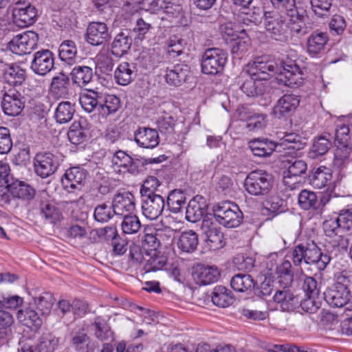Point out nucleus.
Returning a JSON list of instances; mask_svg holds the SVG:
<instances>
[{
	"label": "nucleus",
	"mask_w": 352,
	"mask_h": 352,
	"mask_svg": "<svg viewBox=\"0 0 352 352\" xmlns=\"http://www.w3.org/2000/svg\"><path fill=\"white\" fill-rule=\"evenodd\" d=\"M281 11H285V14L290 21V30L297 36H303L308 32L306 21L308 18L306 10L300 7H296L291 1L289 6Z\"/></svg>",
	"instance_id": "obj_11"
},
{
	"label": "nucleus",
	"mask_w": 352,
	"mask_h": 352,
	"mask_svg": "<svg viewBox=\"0 0 352 352\" xmlns=\"http://www.w3.org/2000/svg\"><path fill=\"white\" fill-rule=\"evenodd\" d=\"M283 311L291 312L299 307L300 299L290 289H278L273 296Z\"/></svg>",
	"instance_id": "obj_24"
},
{
	"label": "nucleus",
	"mask_w": 352,
	"mask_h": 352,
	"mask_svg": "<svg viewBox=\"0 0 352 352\" xmlns=\"http://www.w3.org/2000/svg\"><path fill=\"white\" fill-rule=\"evenodd\" d=\"M320 248L314 241H307L296 245L292 250L291 259L296 267H300L302 263L310 265L316 258V254Z\"/></svg>",
	"instance_id": "obj_9"
},
{
	"label": "nucleus",
	"mask_w": 352,
	"mask_h": 352,
	"mask_svg": "<svg viewBox=\"0 0 352 352\" xmlns=\"http://www.w3.org/2000/svg\"><path fill=\"white\" fill-rule=\"evenodd\" d=\"M142 210L143 215L150 219H157L165 208V201L160 195L142 197Z\"/></svg>",
	"instance_id": "obj_19"
},
{
	"label": "nucleus",
	"mask_w": 352,
	"mask_h": 352,
	"mask_svg": "<svg viewBox=\"0 0 352 352\" xmlns=\"http://www.w3.org/2000/svg\"><path fill=\"white\" fill-rule=\"evenodd\" d=\"M3 72V78L4 81L14 87L21 85L26 78V71L18 65H4L3 61L0 60V68Z\"/></svg>",
	"instance_id": "obj_27"
},
{
	"label": "nucleus",
	"mask_w": 352,
	"mask_h": 352,
	"mask_svg": "<svg viewBox=\"0 0 352 352\" xmlns=\"http://www.w3.org/2000/svg\"><path fill=\"white\" fill-rule=\"evenodd\" d=\"M273 176L263 170L251 171L244 181V188L250 195H265L271 190Z\"/></svg>",
	"instance_id": "obj_4"
},
{
	"label": "nucleus",
	"mask_w": 352,
	"mask_h": 352,
	"mask_svg": "<svg viewBox=\"0 0 352 352\" xmlns=\"http://www.w3.org/2000/svg\"><path fill=\"white\" fill-rule=\"evenodd\" d=\"M300 104L299 96L295 94H284L275 104L273 113L278 118L291 116Z\"/></svg>",
	"instance_id": "obj_21"
},
{
	"label": "nucleus",
	"mask_w": 352,
	"mask_h": 352,
	"mask_svg": "<svg viewBox=\"0 0 352 352\" xmlns=\"http://www.w3.org/2000/svg\"><path fill=\"white\" fill-rule=\"evenodd\" d=\"M332 179L330 169L325 166H320L313 169L309 175L310 184L315 188L321 189L327 186Z\"/></svg>",
	"instance_id": "obj_37"
},
{
	"label": "nucleus",
	"mask_w": 352,
	"mask_h": 352,
	"mask_svg": "<svg viewBox=\"0 0 352 352\" xmlns=\"http://www.w3.org/2000/svg\"><path fill=\"white\" fill-rule=\"evenodd\" d=\"M10 192L13 203H16V199L29 201L32 199L36 194L35 189L28 183L14 179L10 184Z\"/></svg>",
	"instance_id": "obj_29"
},
{
	"label": "nucleus",
	"mask_w": 352,
	"mask_h": 352,
	"mask_svg": "<svg viewBox=\"0 0 352 352\" xmlns=\"http://www.w3.org/2000/svg\"><path fill=\"white\" fill-rule=\"evenodd\" d=\"M278 146L277 143L267 138L254 139L248 143L252 153L258 157H270Z\"/></svg>",
	"instance_id": "obj_28"
},
{
	"label": "nucleus",
	"mask_w": 352,
	"mask_h": 352,
	"mask_svg": "<svg viewBox=\"0 0 352 352\" xmlns=\"http://www.w3.org/2000/svg\"><path fill=\"white\" fill-rule=\"evenodd\" d=\"M114 215L116 214L112 210V206L106 203L98 205L94 209V218L99 223L108 222Z\"/></svg>",
	"instance_id": "obj_60"
},
{
	"label": "nucleus",
	"mask_w": 352,
	"mask_h": 352,
	"mask_svg": "<svg viewBox=\"0 0 352 352\" xmlns=\"http://www.w3.org/2000/svg\"><path fill=\"white\" fill-rule=\"evenodd\" d=\"M324 300L331 307H345L347 310L352 309L351 302V294L349 287L340 283L336 282L327 288L323 293Z\"/></svg>",
	"instance_id": "obj_5"
},
{
	"label": "nucleus",
	"mask_w": 352,
	"mask_h": 352,
	"mask_svg": "<svg viewBox=\"0 0 352 352\" xmlns=\"http://www.w3.org/2000/svg\"><path fill=\"white\" fill-rule=\"evenodd\" d=\"M241 76V90L249 97H255L263 95L266 89V82H261L258 78L246 73Z\"/></svg>",
	"instance_id": "obj_25"
},
{
	"label": "nucleus",
	"mask_w": 352,
	"mask_h": 352,
	"mask_svg": "<svg viewBox=\"0 0 352 352\" xmlns=\"http://www.w3.org/2000/svg\"><path fill=\"white\" fill-rule=\"evenodd\" d=\"M285 168L287 171L284 172L283 182L287 185L288 184L287 179L293 177H300L306 174L307 170V164L304 160L296 157H291L283 161Z\"/></svg>",
	"instance_id": "obj_31"
},
{
	"label": "nucleus",
	"mask_w": 352,
	"mask_h": 352,
	"mask_svg": "<svg viewBox=\"0 0 352 352\" xmlns=\"http://www.w3.org/2000/svg\"><path fill=\"white\" fill-rule=\"evenodd\" d=\"M336 149L334 153L333 165L341 168L348 164L352 154V135L345 124H338L335 131Z\"/></svg>",
	"instance_id": "obj_1"
},
{
	"label": "nucleus",
	"mask_w": 352,
	"mask_h": 352,
	"mask_svg": "<svg viewBox=\"0 0 352 352\" xmlns=\"http://www.w3.org/2000/svg\"><path fill=\"white\" fill-rule=\"evenodd\" d=\"M36 308L42 316L49 315L55 302L54 295L50 292H43L38 296L33 298Z\"/></svg>",
	"instance_id": "obj_49"
},
{
	"label": "nucleus",
	"mask_w": 352,
	"mask_h": 352,
	"mask_svg": "<svg viewBox=\"0 0 352 352\" xmlns=\"http://www.w3.org/2000/svg\"><path fill=\"white\" fill-rule=\"evenodd\" d=\"M75 112V104L69 101H63L56 107L54 118L58 123L66 124L72 120Z\"/></svg>",
	"instance_id": "obj_44"
},
{
	"label": "nucleus",
	"mask_w": 352,
	"mask_h": 352,
	"mask_svg": "<svg viewBox=\"0 0 352 352\" xmlns=\"http://www.w3.org/2000/svg\"><path fill=\"white\" fill-rule=\"evenodd\" d=\"M85 38L91 45L98 46L109 42L111 34L106 23L93 21L87 26Z\"/></svg>",
	"instance_id": "obj_17"
},
{
	"label": "nucleus",
	"mask_w": 352,
	"mask_h": 352,
	"mask_svg": "<svg viewBox=\"0 0 352 352\" xmlns=\"http://www.w3.org/2000/svg\"><path fill=\"white\" fill-rule=\"evenodd\" d=\"M60 162L57 155L50 152H40L34 158L35 173L44 179L53 175L59 167Z\"/></svg>",
	"instance_id": "obj_8"
},
{
	"label": "nucleus",
	"mask_w": 352,
	"mask_h": 352,
	"mask_svg": "<svg viewBox=\"0 0 352 352\" xmlns=\"http://www.w3.org/2000/svg\"><path fill=\"white\" fill-rule=\"evenodd\" d=\"M102 101V93L94 90H87L81 95L80 103L85 111L92 112L96 109L99 111V106Z\"/></svg>",
	"instance_id": "obj_43"
},
{
	"label": "nucleus",
	"mask_w": 352,
	"mask_h": 352,
	"mask_svg": "<svg viewBox=\"0 0 352 352\" xmlns=\"http://www.w3.org/2000/svg\"><path fill=\"white\" fill-rule=\"evenodd\" d=\"M228 54L222 49H207L202 57L201 70L208 75H216L223 71L227 62Z\"/></svg>",
	"instance_id": "obj_6"
},
{
	"label": "nucleus",
	"mask_w": 352,
	"mask_h": 352,
	"mask_svg": "<svg viewBox=\"0 0 352 352\" xmlns=\"http://www.w3.org/2000/svg\"><path fill=\"white\" fill-rule=\"evenodd\" d=\"M204 215V210L195 200H190L186 208V219L192 223L199 221Z\"/></svg>",
	"instance_id": "obj_62"
},
{
	"label": "nucleus",
	"mask_w": 352,
	"mask_h": 352,
	"mask_svg": "<svg viewBox=\"0 0 352 352\" xmlns=\"http://www.w3.org/2000/svg\"><path fill=\"white\" fill-rule=\"evenodd\" d=\"M263 24L266 31L271 37L276 41H282L285 38L287 25L284 17L277 11L264 12Z\"/></svg>",
	"instance_id": "obj_10"
},
{
	"label": "nucleus",
	"mask_w": 352,
	"mask_h": 352,
	"mask_svg": "<svg viewBox=\"0 0 352 352\" xmlns=\"http://www.w3.org/2000/svg\"><path fill=\"white\" fill-rule=\"evenodd\" d=\"M37 10L27 1H18L12 8L14 23L20 28H25L36 21Z\"/></svg>",
	"instance_id": "obj_13"
},
{
	"label": "nucleus",
	"mask_w": 352,
	"mask_h": 352,
	"mask_svg": "<svg viewBox=\"0 0 352 352\" xmlns=\"http://www.w3.org/2000/svg\"><path fill=\"white\" fill-rule=\"evenodd\" d=\"M220 272L217 267L207 266L199 269L197 272V282L202 285L212 284L219 279Z\"/></svg>",
	"instance_id": "obj_50"
},
{
	"label": "nucleus",
	"mask_w": 352,
	"mask_h": 352,
	"mask_svg": "<svg viewBox=\"0 0 352 352\" xmlns=\"http://www.w3.org/2000/svg\"><path fill=\"white\" fill-rule=\"evenodd\" d=\"M58 340L51 333L43 334L36 345L38 352H52L58 345Z\"/></svg>",
	"instance_id": "obj_61"
},
{
	"label": "nucleus",
	"mask_w": 352,
	"mask_h": 352,
	"mask_svg": "<svg viewBox=\"0 0 352 352\" xmlns=\"http://www.w3.org/2000/svg\"><path fill=\"white\" fill-rule=\"evenodd\" d=\"M135 65L128 62L121 63L114 72L116 82L122 86L131 83L136 77Z\"/></svg>",
	"instance_id": "obj_35"
},
{
	"label": "nucleus",
	"mask_w": 352,
	"mask_h": 352,
	"mask_svg": "<svg viewBox=\"0 0 352 352\" xmlns=\"http://www.w3.org/2000/svg\"><path fill=\"white\" fill-rule=\"evenodd\" d=\"M304 74L294 60L287 59L282 63L281 72L276 78L280 85L297 88L304 82Z\"/></svg>",
	"instance_id": "obj_7"
},
{
	"label": "nucleus",
	"mask_w": 352,
	"mask_h": 352,
	"mask_svg": "<svg viewBox=\"0 0 352 352\" xmlns=\"http://www.w3.org/2000/svg\"><path fill=\"white\" fill-rule=\"evenodd\" d=\"M111 206L116 215H126L125 212L131 213L135 209L134 196L130 192H118L113 198Z\"/></svg>",
	"instance_id": "obj_23"
},
{
	"label": "nucleus",
	"mask_w": 352,
	"mask_h": 352,
	"mask_svg": "<svg viewBox=\"0 0 352 352\" xmlns=\"http://www.w3.org/2000/svg\"><path fill=\"white\" fill-rule=\"evenodd\" d=\"M190 75V69L188 65L177 64L172 68H167L165 79L170 85L178 87L186 82Z\"/></svg>",
	"instance_id": "obj_30"
},
{
	"label": "nucleus",
	"mask_w": 352,
	"mask_h": 352,
	"mask_svg": "<svg viewBox=\"0 0 352 352\" xmlns=\"http://www.w3.org/2000/svg\"><path fill=\"white\" fill-rule=\"evenodd\" d=\"M156 124L159 131L168 138L174 134L176 120L171 116H163L158 118Z\"/></svg>",
	"instance_id": "obj_58"
},
{
	"label": "nucleus",
	"mask_w": 352,
	"mask_h": 352,
	"mask_svg": "<svg viewBox=\"0 0 352 352\" xmlns=\"http://www.w3.org/2000/svg\"><path fill=\"white\" fill-rule=\"evenodd\" d=\"M141 228L138 217L135 215L126 214L122 222V229L125 234L137 233Z\"/></svg>",
	"instance_id": "obj_63"
},
{
	"label": "nucleus",
	"mask_w": 352,
	"mask_h": 352,
	"mask_svg": "<svg viewBox=\"0 0 352 352\" xmlns=\"http://www.w3.org/2000/svg\"><path fill=\"white\" fill-rule=\"evenodd\" d=\"M120 107V100L115 95L103 96L102 94V101L99 106V113L104 118L111 114L115 113Z\"/></svg>",
	"instance_id": "obj_47"
},
{
	"label": "nucleus",
	"mask_w": 352,
	"mask_h": 352,
	"mask_svg": "<svg viewBox=\"0 0 352 352\" xmlns=\"http://www.w3.org/2000/svg\"><path fill=\"white\" fill-rule=\"evenodd\" d=\"M329 136V134L322 135L314 139L312 145L307 153L309 158L311 160L318 159L328 153L332 146Z\"/></svg>",
	"instance_id": "obj_34"
},
{
	"label": "nucleus",
	"mask_w": 352,
	"mask_h": 352,
	"mask_svg": "<svg viewBox=\"0 0 352 352\" xmlns=\"http://www.w3.org/2000/svg\"><path fill=\"white\" fill-rule=\"evenodd\" d=\"M38 35L33 31H28L14 36L9 43L12 52L18 55L30 54L37 46Z\"/></svg>",
	"instance_id": "obj_12"
},
{
	"label": "nucleus",
	"mask_w": 352,
	"mask_h": 352,
	"mask_svg": "<svg viewBox=\"0 0 352 352\" xmlns=\"http://www.w3.org/2000/svg\"><path fill=\"white\" fill-rule=\"evenodd\" d=\"M54 67V57L49 50H42L34 54L30 69L39 76H45Z\"/></svg>",
	"instance_id": "obj_16"
},
{
	"label": "nucleus",
	"mask_w": 352,
	"mask_h": 352,
	"mask_svg": "<svg viewBox=\"0 0 352 352\" xmlns=\"http://www.w3.org/2000/svg\"><path fill=\"white\" fill-rule=\"evenodd\" d=\"M88 172L82 167L74 166L67 170L62 177L61 183L63 188L68 192L80 190L84 185Z\"/></svg>",
	"instance_id": "obj_15"
},
{
	"label": "nucleus",
	"mask_w": 352,
	"mask_h": 352,
	"mask_svg": "<svg viewBox=\"0 0 352 352\" xmlns=\"http://www.w3.org/2000/svg\"><path fill=\"white\" fill-rule=\"evenodd\" d=\"M328 41L327 33L319 31L313 32L309 36L307 41L308 53L313 56L323 53Z\"/></svg>",
	"instance_id": "obj_33"
},
{
	"label": "nucleus",
	"mask_w": 352,
	"mask_h": 352,
	"mask_svg": "<svg viewBox=\"0 0 352 352\" xmlns=\"http://www.w3.org/2000/svg\"><path fill=\"white\" fill-rule=\"evenodd\" d=\"M211 298L215 305L221 307H228L234 301L232 292L222 285H217L214 288Z\"/></svg>",
	"instance_id": "obj_41"
},
{
	"label": "nucleus",
	"mask_w": 352,
	"mask_h": 352,
	"mask_svg": "<svg viewBox=\"0 0 352 352\" xmlns=\"http://www.w3.org/2000/svg\"><path fill=\"white\" fill-rule=\"evenodd\" d=\"M186 44L182 38L173 35L166 41L167 52L170 56L175 58L184 53Z\"/></svg>",
	"instance_id": "obj_57"
},
{
	"label": "nucleus",
	"mask_w": 352,
	"mask_h": 352,
	"mask_svg": "<svg viewBox=\"0 0 352 352\" xmlns=\"http://www.w3.org/2000/svg\"><path fill=\"white\" fill-rule=\"evenodd\" d=\"M17 318L24 325L33 329H38L42 325V319L38 314L31 307L20 309L17 312Z\"/></svg>",
	"instance_id": "obj_40"
},
{
	"label": "nucleus",
	"mask_w": 352,
	"mask_h": 352,
	"mask_svg": "<svg viewBox=\"0 0 352 352\" xmlns=\"http://www.w3.org/2000/svg\"><path fill=\"white\" fill-rule=\"evenodd\" d=\"M76 54L77 48L74 41L66 40L60 45L58 49L60 59L68 65H72L76 63Z\"/></svg>",
	"instance_id": "obj_45"
},
{
	"label": "nucleus",
	"mask_w": 352,
	"mask_h": 352,
	"mask_svg": "<svg viewBox=\"0 0 352 352\" xmlns=\"http://www.w3.org/2000/svg\"><path fill=\"white\" fill-rule=\"evenodd\" d=\"M70 89V78L66 74L60 72L52 78L50 91L56 98H66L69 95Z\"/></svg>",
	"instance_id": "obj_32"
},
{
	"label": "nucleus",
	"mask_w": 352,
	"mask_h": 352,
	"mask_svg": "<svg viewBox=\"0 0 352 352\" xmlns=\"http://www.w3.org/2000/svg\"><path fill=\"white\" fill-rule=\"evenodd\" d=\"M290 269L291 263L285 261L278 270V283L283 289H288L293 282L294 275Z\"/></svg>",
	"instance_id": "obj_56"
},
{
	"label": "nucleus",
	"mask_w": 352,
	"mask_h": 352,
	"mask_svg": "<svg viewBox=\"0 0 352 352\" xmlns=\"http://www.w3.org/2000/svg\"><path fill=\"white\" fill-rule=\"evenodd\" d=\"M88 131L80 122H74L69 128L67 136L73 144H80L87 140Z\"/></svg>",
	"instance_id": "obj_54"
},
{
	"label": "nucleus",
	"mask_w": 352,
	"mask_h": 352,
	"mask_svg": "<svg viewBox=\"0 0 352 352\" xmlns=\"http://www.w3.org/2000/svg\"><path fill=\"white\" fill-rule=\"evenodd\" d=\"M166 262L167 260L165 256H157L154 254L146 261L143 270L145 273L160 270L165 266Z\"/></svg>",
	"instance_id": "obj_64"
},
{
	"label": "nucleus",
	"mask_w": 352,
	"mask_h": 352,
	"mask_svg": "<svg viewBox=\"0 0 352 352\" xmlns=\"http://www.w3.org/2000/svg\"><path fill=\"white\" fill-rule=\"evenodd\" d=\"M36 200L38 202L40 215L45 221L55 224L60 221L62 214L60 210L47 199L45 192L41 193Z\"/></svg>",
	"instance_id": "obj_22"
},
{
	"label": "nucleus",
	"mask_w": 352,
	"mask_h": 352,
	"mask_svg": "<svg viewBox=\"0 0 352 352\" xmlns=\"http://www.w3.org/2000/svg\"><path fill=\"white\" fill-rule=\"evenodd\" d=\"M260 283L255 285L254 294L259 297H266L272 293L274 290V281L271 276H261L259 278Z\"/></svg>",
	"instance_id": "obj_59"
},
{
	"label": "nucleus",
	"mask_w": 352,
	"mask_h": 352,
	"mask_svg": "<svg viewBox=\"0 0 352 352\" xmlns=\"http://www.w3.org/2000/svg\"><path fill=\"white\" fill-rule=\"evenodd\" d=\"M267 56H258L247 65L246 73L258 78L261 82L267 81L281 72L282 63Z\"/></svg>",
	"instance_id": "obj_2"
},
{
	"label": "nucleus",
	"mask_w": 352,
	"mask_h": 352,
	"mask_svg": "<svg viewBox=\"0 0 352 352\" xmlns=\"http://www.w3.org/2000/svg\"><path fill=\"white\" fill-rule=\"evenodd\" d=\"M112 163L122 168L123 173L137 175L142 171V162L138 158H133L126 152L118 151L112 158Z\"/></svg>",
	"instance_id": "obj_20"
},
{
	"label": "nucleus",
	"mask_w": 352,
	"mask_h": 352,
	"mask_svg": "<svg viewBox=\"0 0 352 352\" xmlns=\"http://www.w3.org/2000/svg\"><path fill=\"white\" fill-rule=\"evenodd\" d=\"M132 45V38L127 31L121 32L113 38L111 45V53L120 58L127 54Z\"/></svg>",
	"instance_id": "obj_36"
},
{
	"label": "nucleus",
	"mask_w": 352,
	"mask_h": 352,
	"mask_svg": "<svg viewBox=\"0 0 352 352\" xmlns=\"http://www.w3.org/2000/svg\"><path fill=\"white\" fill-rule=\"evenodd\" d=\"M230 285L236 292H245L254 288L255 281L250 274H237L232 278Z\"/></svg>",
	"instance_id": "obj_46"
},
{
	"label": "nucleus",
	"mask_w": 352,
	"mask_h": 352,
	"mask_svg": "<svg viewBox=\"0 0 352 352\" xmlns=\"http://www.w3.org/2000/svg\"><path fill=\"white\" fill-rule=\"evenodd\" d=\"M201 229L206 236L210 248L214 250L222 248L226 241L221 228L212 221V219L206 216L202 221Z\"/></svg>",
	"instance_id": "obj_14"
},
{
	"label": "nucleus",
	"mask_w": 352,
	"mask_h": 352,
	"mask_svg": "<svg viewBox=\"0 0 352 352\" xmlns=\"http://www.w3.org/2000/svg\"><path fill=\"white\" fill-rule=\"evenodd\" d=\"M213 218L219 224L232 228L240 226L243 214L236 204L224 202L214 206Z\"/></svg>",
	"instance_id": "obj_3"
},
{
	"label": "nucleus",
	"mask_w": 352,
	"mask_h": 352,
	"mask_svg": "<svg viewBox=\"0 0 352 352\" xmlns=\"http://www.w3.org/2000/svg\"><path fill=\"white\" fill-rule=\"evenodd\" d=\"M186 204L184 192L180 190H173L167 197L166 204L170 211L177 213Z\"/></svg>",
	"instance_id": "obj_51"
},
{
	"label": "nucleus",
	"mask_w": 352,
	"mask_h": 352,
	"mask_svg": "<svg viewBox=\"0 0 352 352\" xmlns=\"http://www.w3.org/2000/svg\"><path fill=\"white\" fill-rule=\"evenodd\" d=\"M198 244V234L192 230L182 232L177 241L178 248L186 253L195 252Z\"/></svg>",
	"instance_id": "obj_38"
},
{
	"label": "nucleus",
	"mask_w": 352,
	"mask_h": 352,
	"mask_svg": "<svg viewBox=\"0 0 352 352\" xmlns=\"http://www.w3.org/2000/svg\"><path fill=\"white\" fill-rule=\"evenodd\" d=\"M161 62V56L155 49H150L139 58L140 65L146 70H152Z\"/></svg>",
	"instance_id": "obj_52"
},
{
	"label": "nucleus",
	"mask_w": 352,
	"mask_h": 352,
	"mask_svg": "<svg viewBox=\"0 0 352 352\" xmlns=\"http://www.w3.org/2000/svg\"><path fill=\"white\" fill-rule=\"evenodd\" d=\"M70 76L74 84L83 87L90 82L93 78V69L85 65L74 67Z\"/></svg>",
	"instance_id": "obj_39"
},
{
	"label": "nucleus",
	"mask_w": 352,
	"mask_h": 352,
	"mask_svg": "<svg viewBox=\"0 0 352 352\" xmlns=\"http://www.w3.org/2000/svg\"><path fill=\"white\" fill-rule=\"evenodd\" d=\"M134 140L139 146L145 148H153L160 142L157 131L146 127H140L135 131Z\"/></svg>",
	"instance_id": "obj_26"
},
{
	"label": "nucleus",
	"mask_w": 352,
	"mask_h": 352,
	"mask_svg": "<svg viewBox=\"0 0 352 352\" xmlns=\"http://www.w3.org/2000/svg\"><path fill=\"white\" fill-rule=\"evenodd\" d=\"M12 315L7 311L0 309V344H5L12 338Z\"/></svg>",
	"instance_id": "obj_42"
},
{
	"label": "nucleus",
	"mask_w": 352,
	"mask_h": 352,
	"mask_svg": "<svg viewBox=\"0 0 352 352\" xmlns=\"http://www.w3.org/2000/svg\"><path fill=\"white\" fill-rule=\"evenodd\" d=\"M278 146L284 149L300 151L306 145L305 139L295 133L285 134L280 140Z\"/></svg>",
	"instance_id": "obj_48"
},
{
	"label": "nucleus",
	"mask_w": 352,
	"mask_h": 352,
	"mask_svg": "<svg viewBox=\"0 0 352 352\" xmlns=\"http://www.w3.org/2000/svg\"><path fill=\"white\" fill-rule=\"evenodd\" d=\"M96 337L101 341L112 340L113 332L107 324V322L100 317L96 318L92 324Z\"/></svg>",
	"instance_id": "obj_53"
},
{
	"label": "nucleus",
	"mask_w": 352,
	"mask_h": 352,
	"mask_svg": "<svg viewBox=\"0 0 352 352\" xmlns=\"http://www.w3.org/2000/svg\"><path fill=\"white\" fill-rule=\"evenodd\" d=\"M298 201L300 207L308 210L310 209L318 210V197L316 194L308 190H302L298 196Z\"/></svg>",
	"instance_id": "obj_55"
},
{
	"label": "nucleus",
	"mask_w": 352,
	"mask_h": 352,
	"mask_svg": "<svg viewBox=\"0 0 352 352\" xmlns=\"http://www.w3.org/2000/svg\"><path fill=\"white\" fill-rule=\"evenodd\" d=\"M25 107L24 98L15 90H9L4 94L1 101L3 112L10 116H16L21 113Z\"/></svg>",
	"instance_id": "obj_18"
}]
</instances>
